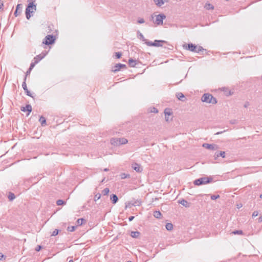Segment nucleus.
<instances>
[{"label":"nucleus","instance_id":"obj_1","mask_svg":"<svg viewBox=\"0 0 262 262\" xmlns=\"http://www.w3.org/2000/svg\"><path fill=\"white\" fill-rule=\"evenodd\" d=\"M28 1L29 3L26 7L25 14L26 18L29 19L36 10V5L34 3L35 0H28Z\"/></svg>","mask_w":262,"mask_h":262},{"label":"nucleus","instance_id":"obj_2","mask_svg":"<svg viewBox=\"0 0 262 262\" xmlns=\"http://www.w3.org/2000/svg\"><path fill=\"white\" fill-rule=\"evenodd\" d=\"M201 100L204 102L208 103H211L215 104L217 103V100L211 94L209 93H205L203 94Z\"/></svg>","mask_w":262,"mask_h":262},{"label":"nucleus","instance_id":"obj_3","mask_svg":"<svg viewBox=\"0 0 262 262\" xmlns=\"http://www.w3.org/2000/svg\"><path fill=\"white\" fill-rule=\"evenodd\" d=\"M212 178L211 177H204L196 179L194 181L193 184L195 185L200 186L210 183L212 181Z\"/></svg>","mask_w":262,"mask_h":262},{"label":"nucleus","instance_id":"obj_4","mask_svg":"<svg viewBox=\"0 0 262 262\" xmlns=\"http://www.w3.org/2000/svg\"><path fill=\"white\" fill-rule=\"evenodd\" d=\"M162 43H167V42L165 40L158 39L155 40L153 42L151 41H146V45L148 46H154L156 47H163Z\"/></svg>","mask_w":262,"mask_h":262},{"label":"nucleus","instance_id":"obj_5","mask_svg":"<svg viewBox=\"0 0 262 262\" xmlns=\"http://www.w3.org/2000/svg\"><path fill=\"white\" fill-rule=\"evenodd\" d=\"M55 36L53 35H47L43 40L42 43L46 45H50L54 43L55 41Z\"/></svg>","mask_w":262,"mask_h":262},{"label":"nucleus","instance_id":"obj_6","mask_svg":"<svg viewBox=\"0 0 262 262\" xmlns=\"http://www.w3.org/2000/svg\"><path fill=\"white\" fill-rule=\"evenodd\" d=\"M141 204L140 200H133L125 203V208H131L132 206H139Z\"/></svg>","mask_w":262,"mask_h":262},{"label":"nucleus","instance_id":"obj_7","mask_svg":"<svg viewBox=\"0 0 262 262\" xmlns=\"http://www.w3.org/2000/svg\"><path fill=\"white\" fill-rule=\"evenodd\" d=\"M156 18L154 22L157 25H162L163 24V20L166 18V16L163 13L159 14L156 15Z\"/></svg>","mask_w":262,"mask_h":262},{"label":"nucleus","instance_id":"obj_8","mask_svg":"<svg viewBox=\"0 0 262 262\" xmlns=\"http://www.w3.org/2000/svg\"><path fill=\"white\" fill-rule=\"evenodd\" d=\"M183 47L190 51L195 52L197 49V46L192 43H189L187 45H183Z\"/></svg>","mask_w":262,"mask_h":262},{"label":"nucleus","instance_id":"obj_9","mask_svg":"<svg viewBox=\"0 0 262 262\" xmlns=\"http://www.w3.org/2000/svg\"><path fill=\"white\" fill-rule=\"evenodd\" d=\"M22 9H23V5L21 4H17L16 6L15 12L14 13V16L15 17H17L18 15H19L22 12Z\"/></svg>","mask_w":262,"mask_h":262},{"label":"nucleus","instance_id":"obj_10","mask_svg":"<svg viewBox=\"0 0 262 262\" xmlns=\"http://www.w3.org/2000/svg\"><path fill=\"white\" fill-rule=\"evenodd\" d=\"M20 110L24 112H28L27 115H29L30 113L31 112L32 109V106L30 104H27L25 106H21L20 107Z\"/></svg>","mask_w":262,"mask_h":262},{"label":"nucleus","instance_id":"obj_11","mask_svg":"<svg viewBox=\"0 0 262 262\" xmlns=\"http://www.w3.org/2000/svg\"><path fill=\"white\" fill-rule=\"evenodd\" d=\"M126 68V66L125 64H122V63H117L116 65L114 67L113 71L114 72H117L121 69V68Z\"/></svg>","mask_w":262,"mask_h":262},{"label":"nucleus","instance_id":"obj_12","mask_svg":"<svg viewBox=\"0 0 262 262\" xmlns=\"http://www.w3.org/2000/svg\"><path fill=\"white\" fill-rule=\"evenodd\" d=\"M178 203L181 204L183 206L185 207L186 208H189L191 206V203L188 202L186 200L184 199H181L179 200L178 201Z\"/></svg>","mask_w":262,"mask_h":262},{"label":"nucleus","instance_id":"obj_13","mask_svg":"<svg viewBox=\"0 0 262 262\" xmlns=\"http://www.w3.org/2000/svg\"><path fill=\"white\" fill-rule=\"evenodd\" d=\"M226 156V153L225 151H216L214 154V159H216L219 157H222V158H224Z\"/></svg>","mask_w":262,"mask_h":262},{"label":"nucleus","instance_id":"obj_14","mask_svg":"<svg viewBox=\"0 0 262 262\" xmlns=\"http://www.w3.org/2000/svg\"><path fill=\"white\" fill-rule=\"evenodd\" d=\"M203 147L211 150H215L216 149L215 147L216 145L214 144H208V143H204L203 144Z\"/></svg>","mask_w":262,"mask_h":262},{"label":"nucleus","instance_id":"obj_15","mask_svg":"<svg viewBox=\"0 0 262 262\" xmlns=\"http://www.w3.org/2000/svg\"><path fill=\"white\" fill-rule=\"evenodd\" d=\"M177 98L180 101L182 102H185L186 100L184 94L182 93H178L176 94Z\"/></svg>","mask_w":262,"mask_h":262},{"label":"nucleus","instance_id":"obj_16","mask_svg":"<svg viewBox=\"0 0 262 262\" xmlns=\"http://www.w3.org/2000/svg\"><path fill=\"white\" fill-rule=\"evenodd\" d=\"M110 200L114 204H116L118 201V198L115 194H112L110 195Z\"/></svg>","mask_w":262,"mask_h":262},{"label":"nucleus","instance_id":"obj_17","mask_svg":"<svg viewBox=\"0 0 262 262\" xmlns=\"http://www.w3.org/2000/svg\"><path fill=\"white\" fill-rule=\"evenodd\" d=\"M132 168L137 172H140L142 170H141L140 165L135 163L132 164Z\"/></svg>","mask_w":262,"mask_h":262},{"label":"nucleus","instance_id":"obj_18","mask_svg":"<svg viewBox=\"0 0 262 262\" xmlns=\"http://www.w3.org/2000/svg\"><path fill=\"white\" fill-rule=\"evenodd\" d=\"M137 37L140 39L142 40V41L145 42V43L146 44V41H149L147 39H145L143 35L139 31H138L137 32Z\"/></svg>","mask_w":262,"mask_h":262},{"label":"nucleus","instance_id":"obj_19","mask_svg":"<svg viewBox=\"0 0 262 262\" xmlns=\"http://www.w3.org/2000/svg\"><path fill=\"white\" fill-rule=\"evenodd\" d=\"M137 63V61L134 60L133 58H129L128 59V64L130 67H135Z\"/></svg>","mask_w":262,"mask_h":262},{"label":"nucleus","instance_id":"obj_20","mask_svg":"<svg viewBox=\"0 0 262 262\" xmlns=\"http://www.w3.org/2000/svg\"><path fill=\"white\" fill-rule=\"evenodd\" d=\"M119 145L125 144L127 143L128 141L126 139L124 138H118Z\"/></svg>","mask_w":262,"mask_h":262},{"label":"nucleus","instance_id":"obj_21","mask_svg":"<svg viewBox=\"0 0 262 262\" xmlns=\"http://www.w3.org/2000/svg\"><path fill=\"white\" fill-rule=\"evenodd\" d=\"M140 235V232L139 231H132L130 236L133 238H138Z\"/></svg>","mask_w":262,"mask_h":262},{"label":"nucleus","instance_id":"obj_22","mask_svg":"<svg viewBox=\"0 0 262 262\" xmlns=\"http://www.w3.org/2000/svg\"><path fill=\"white\" fill-rule=\"evenodd\" d=\"M39 121L42 126H45L47 124L46 118L42 116L40 117Z\"/></svg>","mask_w":262,"mask_h":262},{"label":"nucleus","instance_id":"obj_23","mask_svg":"<svg viewBox=\"0 0 262 262\" xmlns=\"http://www.w3.org/2000/svg\"><path fill=\"white\" fill-rule=\"evenodd\" d=\"M76 222L78 226H81L82 224L86 223V220L83 218H80L78 219Z\"/></svg>","mask_w":262,"mask_h":262},{"label":"nucleus","instance_id":"obj_24","mask_svg":"<svg viewBox=\"0 0 262 262\" xmlns=\"http://www.w3.org/2000/svg\"><path fill=\"white\" fill-rule=\"evenodd\" d=\"M111 143L112 145L114 146H118V138H112L111 139Z\"/></svg>","mask_w":262,"mask_h":262},{"label":"nucleus","instance_id":"obj_25","mask_svg":"<svg viewBox=\"0 0 262 262\" xmlns=\"http://www.w3.org/2000/svg\"><path fill=\"white\" fill-rule=\"evenodd\" d=\"M204 8L207 10L214 9V6L209 3H206L205 5Z\"/></svg>","mask_w":262,"mask_h":262},{"label":"nucleus","instance_id":"obj_26","mask_svg":"<svg viewBox=\"0 0 262 262\" xmlns=\"http://www.w3.org/2000/svg\"><path fill=\"white\" fill-rule=\"evenodd\" d=\"M165 116H170L172 114L171 110L169 108H166L164 110Z\"/></svg>","mask_w":262,"mask_h":262},{"label":"nucleus","instance_id":"obj_27","mask_svg":"<svg viewBox=\"0 0 262 262\" xmlns=\"http://www.w3.org/2000/svg\"><path fill=\"white\" fill-rule=\"evenodd\" d=\"M154 216L157 219L161 218L162 214L160 211H155L154 212Z\"/></svg>","mask_w":262,"mask_h":262},{"label":"nucleus","instance_id":"obj_28","mask_svg":"<svg viewBox=\"0 0 262 262\" xmlns=\"http://www.w3.org/2000/svg\"><path fill=\"white\" fill-rule=\"evenodd\" d=\"M165 228L167 230L171 231L173 229V225L170 223H167L165 225Z\"/></svg>","mask_w":262,"mask_h":262},{"label":"nucleus","instance_id":"obj_29","mask_svg":"<svg viewBox=\"0 0 262 262\" xmlns=\"http://www.w3.org/2000/svg\"><path fill=\"white\" fill-rule=\"evenodd\" d=\"M42 59V57L39 54L34 58V60L35 61V63H38Z\"/></svg>","mask_w":262,"mask_h":262},{"label":"nucleus","instance_id":"obj_30","mask_svg":"<svg viewBox=\"0 0 262 262\" xmlns=\"http://www.w3.org/2000/svg\"><path fill=\"white\" fill-rule=\"evenodd\" d=\"M154 2H155L156 5H157L159 7H161L164 3L163 0H154Z\"/></svg>","mask_w":262,"mask_h":262},{"label":"nucleus","instance_id":"obj_31","mask_svg":"<svg viewBox=\"0 0 262 262\" xmlns=\"http://www.w3.org/2000/svg\"><path fill=\"white\" fill-rule=\"evenodd\" d=\"M15 198V195L12 192H9L8 195V199L10 201H12Z\"/></svg>","mask_w":262,"mask_h":262},{"label":"nucleus","instance_id":"obj_32","mask_svg":"<svg viewBox=\"0 0 262 262\" xmlns=\"http://www.w3.org/2000/svg\"><path fill=\"white\" fill-rule=\"evenodd\" d=\"M26 80H27L26 76H25L24 79V81L22 83V87H23L24 90H25L26 89L27 90V84H26Z\"/></svg>","mask_w":262,"mask_h":262},{"label":"nucleus","instance_id":"obj_33","mask_svg":"<svg viewBox=\"0 0 262 262\" xmlns=\"http://www.w3.org/2000/svg\"><path fill=\"white\" fill-rule=\"evenodd\" d=\"M120 177L122 179H124L125 178H129L130 175L125 173H122L120 174Z\"/></svg>","mask_w":262,"mask_h":262},{"label":"nucleus","instance_id":"obj_34","mask_svg":"<svg viewBox=\"0 0 262 262\" xmlns=\"http://www.w3.org/2000/svg\"><path fill=\"white\" fill-rule=\"evenodd\" d=\"M109 192H110V189H109V188H104V189L102 190V194H103V195H107V194H108Z\"/></svg>","mask_w":262,"mask_h":262},{"label":"nucleus","instance_id":"obj_35","mask_svg":"<svg viewBox=\"0 0 262 262\" xmlns=\"http://www.w3.org/2000/svg\"><path fill=\"white\" fill-rule=\"evenodd\" d=\"M66 204V202L62 200H58L56 202V204L58 206L63 205Z\"/></svg>","mask_w":262,"mask_h":262},{"label":"nucleus","instance_id":"obj_36","mask_svg":"<svg viewBox=\"0 0 262 262\" xmlns=\"http://www.w3.org/2000/svg\"><path fill=\"white\" fill-rule=\"evenodd\" d=\"M76 227L77 226H69L67 228V230L70 232H73L75 231Z\"/></svg>","mask_w":262,"mask_h":262},{"label":"nucleus","instance_id":"obj_37","mask_svg":"<svg viewBox=\"0 0 262 262\" xmlns=\"http://www.w3.org/2000/svg\"><path fill=\"white\" fill-rule=\"evenodd\" d=\"M204 50H205L202 46H197V49L196 50V51H195V53H200L201 51H203Z\"/></svg>","mask_w":262,"mask_h":262},{"label":"nucleus","instance_id":"obj_38","mask_svg":"<svg viewBox=\"0 0 262 262\" xmlns=\"http://www.w3.org/2000/svg\"><path fill=\"white\" fill-rule=\"evenodd\" d=\"M232 233L234 234H243V232L241 230H236L232 232Z\"/></svg>","mask_w":262,"mask_h":262},{"label":"nucleus","instance_id":"obj_39","mask_svg":"<svg viewBox=\"0 0 262 262\" xmlns=\"http://www.w3.org/2000/svg\"><path fill=\"white\" fill-rule=\"evenodd\" d=\"M101 198V194L100 193H97L96 194L95 196H94V201L96 202L97 201H98V200H99Z\"/></svg>","mask_w":262,"mask_h":262},{"label":"nucleus","instance_id":"obj_40","mask_svg":"<svg viewBox=\"0 0 262 262\" xmlns=\"http://www.w3.org/2000/svg\"><path fill=\"white\" fill-rule=\"evenodd\" d=\"M25 92V93L26 94V95L28 96H30L33 98H34V97L32 95V94L31 93V92L28 90V88L27 89V90L26 89L24 90Z\"/></svg>","mask_w":262,"mask_h":262},{"label":"nucleus","instance_id":"obj_41","mask_svg":"<svg viewBox=\"0 0 262 262\" xmlns=\"http://www.w3.org/2000/svg\"><path fill=\"white\" fill-rule=\"evenodd\" d=\"M115 56L116 57V58L117 59H119L121 57V56H122V53L121 52H116L115 53Z\"/></svg>","mask_w":262,"mask_h":262},{"label":"nucleus","instance_id":"obj_42","mask_svg":"<svg viewBox=\"0 0 262 262\" xmlns=\"http://www.w3.org/2000/svg\"><path fill=\"white\" fill-rule=\"evenodd\" d=\"M150 112L151 113H158V110L157 108L152 107L150 108Z\"/></svg>","mask_w":262,"mask_h":262},{"label":"nucleus","instance_id":"obj_43","mask_svg":"<svg viewBox=\"0 0 262 262\" xmlns=\"http://www.w3.org/2000/svg\"><path fill=\"white\" fill-rule=\"evenodd\" d=\"M220 196L219 194L217 195H211V199L212 200H215L218 198H219Z\"/></svg>","mask_w":262,"mask_h":262},{"label":"nucleus","instance_id":"obj_44","mask_svg":"<svg viewBox=\"0 0 262 262\" xmlns=\"http://www.w3.org/2000/svg\"><path fill=\"white\" fill-rule=\"evenodd\" d=\"M59 230L58 229H55L52 233V236H56L59 233Z\"/></svg>","mask_w":262,"mask_h":262},{"label":"nucleus","instance_id":"obj_45","mask_svg":"<svg viewBox=\"0 0 262 262\" xmlns=\"http://www.w3.org/2000/svg\"><path fill=\"white\" fill-rule=\"evenodd\" d=\"M37 63H35V61H34L33 62H31V64H30V66L29 69H30L31 70H32L33 68L35 66V64H37Z\"/></svg>","mask_w":262,"mask_h":262},{"label":"nucleus","instance_id":"obj_46","mask_svg":"<svg viewBox=\"0 0 262 262\" xmlns=\"http://www.w3.org/2000/svg\"><path fill=\"white\" fill-rule=\"evenodd\" d=\"M48 54V52L45 51H43L41 54H40L39 55L40 56H41V57H42V58H43Z\"/></svg>","mask_w":262,"mask_h":262},{"label":"nucleus","instance_id":"obj_47","mask_svg":"<svg viewBox=\"0 0 262 262\" xmlns=\"http://www.w3.org/2000/svg\"><path fill=\"white\" fill-rule=\"evenodd\" d=\"M145 22L144 19L143 18H139L138 19V23L139 24H143Z\"/></svg>","mask_w":262,"mask_h":262},{"label":"nucleus","instance_id":"obj_48","mask_svg":"<svg viewBox=\"0 0 262 262\" xmlns=\"http://www.w3.org/2000/svg\"><path fill=\"white\" fill-rule=\"evenodd\" d=\"M42 247L40 245H37V247L35 248V250L37 252L39 251Z\"/></svg>","mask_w":262,"mask_h":262},{"label":"nucleus","instance_id":"obj_49","mask_svg":"<svg viewBox=\"0 0 262 262\" xmlns=\"http://www.w3.org/2000/svg\"><path fill=\"white\" fill-rule=\"evenodd\" d=\"M258 212L256 211H255L253 212L252 216L253 217L257 216L258 215Z\"/></svg>","mask_w":262,"mask_h":262},{"label":"nucleus","instance_id":"obj_50","mask_svg":"<svg viewBox=\"0 0 262 262\" xmlns=\"http://www.w3.org/2000/svg\"><path fill=\"white\" fill-rule=\"evenodd\" d=\"M31 70H31L29 68L28 70H27V71L26 73V76H25L27 77L28 75H30Z\"/></svg>","mask_w":262,"mask_h":262},{"label":"nucleus","instance_id":"obj_51","mask_svg":"<svg viewBox=\"0 0 262 262\" xmlns=\"http://www.w3.org/2000/svg\"><path fill=\"white\" fill-rule=\"evenodd\" d=\"M135 218V216H130L128 217V220L129 222L132 221Z\"/></svg>","mask_w":262,"mask_h":262},{"label":"nucleus","instance_id":"obj_52","mask_svg":"<svg viewBox=\"0 0 262 262\" xmlns=\"http://www.w3.org/2000/svg\"><path fill=\"white\" fill-rule=\"evenodd\" d=\"M258 222H262V215L258 217Z\"/></svg>","mask_w":262,"mask_h":262},{"label":"nucleus","instance_id":"obj_53","mask_svg":"<svg viewBox=\"0 0 262 262\" xmlns=\"http://www.w3.org/2000/svg\"><path fill=\"white\" fill-rule=\"evenodd\" d=\"M169 116H165V120L166 121H169V117H168Z\"/></svg>","mask_w":262,"mask_h":262},{"label":"nucleus","instance_id":"obj_54","mask_svg":"<svg viewBox=\"0 0 262 262\" xmlns=\"http://www.w3.org/2000/svg\"><path fill=\"white\" fill-rule=\"evenodd\" d=\"M236 121L235 120H231L230 121L231 123H232V124H234L236 123Z\"/></svg>","mask_w":262,"mask_h":262},{"label":"nucleus","instance_id":"obj_55","mask_svg":"<svg viewBox=\"0 0 262 262\" xmlns=\"http://www.w3.org/2000/svg\"><path fill=\"white\" fill-rule=\"evenodd\" d=\"M248 105H249V103H248V102H247V103H246L244 105V107H247Z\"/></svg>","mask_w":262,"mask_h":262},{"label":"nucleus","instance_id":"obj_56","mask_svg":"<svg viewBox=\"0 0 262 262\" xmlns=\"http://www.w3.org/2000/svg\"><path fill=\"white\" fill-rule=\"evenodd\" d=\"M103 171H109V169L107 168H104L103 169Z\"/></svg>","mask_w":262,"mask_h":262},{"label":"nucleus","instance_id":"obj_57","mask_svg":"<svg viewBox=\"0 0 262 262\" xmlns=\"http://www.w3.org/2000/svg\"><path fill=\"white\" fill-rule=\"evenodd\" d=\"M169 46H170V47L168 48V50H172V48H173L172 46H171V45H169Z\"/></svg>","mask_w":262,"mask_h":262},{"label":"nucleus","instance_id":"obj_58","mask_svg":"<svg viewBox=\"0 0 262 262\" xmlns=\"http://www.w3.org/2000/svg\"><path fill=\"white\" fill-rule=\"evenodd\" d=\"M3 256L4 255L2 253H0V260L2 259V257H3Z\"/></svg>","mask_w":262,"mask_h":262},{"label":"nucleus","instance_id":"obj_59","mask_svg":"<svg viewBox=\"0 0 262 262\" xmlns=\"http://www.w3.org/2000/svg\"><path fill=\"white\" fill-rule=\"evenodd\" d=\"M222 132H217L216 134H215V135H219V134H222Z\"/></svg>","mask_w":262,"mask_h":262},{"label":"nucleus","instance_id":"obj_60","mask_svg":"<svg viewBox=\"0 0 262 262\" xmlns=\"http://www.w3.org/2000/svg\"><path fill=\"white\" fill-rule=\"evenodd\" d=\"M242 206V205L241 204H240V205H238H238H237V208H240V207H241Z\"/></svg>","mask_w":262,"mask_h":262},{"label":"nucleus","instance_id":"obj_61","mask_svg":"<svg viewBox=\"0 0 262 262\" xmlns=\"http://www.w3.org/2000/svg\"><path fill=\"white\" fill-rule=\"evenodd\" d=\"M68 262H73V260H72V259H71V260H70Z\"/></svg>","mask_w":262,"mask_h":262},{"label":"nucleus","instance_id":"obj_62","mask_svg":"<svg viewBox=\"0 0 262 262\" xmlns=\"http://www.w3.org/2000/svg\"><path fill=\"white\" fill-rule=\"evenodd\" d=\"M260 198L261 199H262V194H261L260 195Z\"/></svg>","mask_w":262,"mask_h":262},{"label":"nucleus","instance_id":"obj_63","mask_svg":"<svg viewBox=\"0 0 262 262\" xmlns=\"http://www.w3.org/2000/svg\"><path fill=\"white\" fill-rule=\"evenodd\" d=\"M104 180H105V178H104V179L102 180L101 182H103L104 181Z\"/></svg>","mask_w":262,"mask_h":262},{"label":"nucleus","instance_id":"obj_64","mask_svg":"<svg viewBox=\"0 0 262 262\" xmlns=\"http://www.w3.org/2000/svg\"><path fill=\"white\" fill-rule=\"evenodd\" d=\"M126 262H132V261H127Z\"/></svg>","mask_w":262,"mask_h":262}]
</instances>
